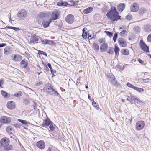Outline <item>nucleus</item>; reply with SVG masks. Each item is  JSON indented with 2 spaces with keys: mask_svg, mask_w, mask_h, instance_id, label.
<instances>
[{
  "mask_svg": "<svg viewBox=\"0 0 151 151\" xmlns=\"http://www.w3.org/2000/svg\"><path fill=\"white\" fill-rule=\"evenodd\" d=\"M106 16L109 19L111 20L113 22L121 19V16L119 15L116 8L114 6H112L111 10L107 12Z\"/></svg>",
  "mask_w": 151,
  "mask_h": 151,
  "instance_id": "nucleus-1",
  "label": "nucleus"
},
{
  "mask_svg": "<svg viewBox=\"0 0 151 151\" xmlns=\"http://www.w3.org/2000/svg\"><path fill=\"white\" fill-rule=\"evenodd\" d=\"M43 90L44 92L48 93L51 95L54 96L59 95V94L51 86L46 85L43 88Z\"/></svg>",
  "mask_w": 151,
  "mask_h": 151,
  "instance_id": "nucleus-2",
  "label": "nucleus"
},
{
  "mask_svg": "<svg viewBox=\"0 0 151 151\" xmlns=\"http://www.w3.org/2000/svg\"><path fill=\"white\" fill-rule=\"evenodd\" d=\"M127 100L131 104H135L136 101L137 100V97L134 96L130 93H129L127 96Z\"/></svg>",
  "mask_w": 151,
  "mask_h": 151,
  "instance_id": "nucleus-3",
  "label": "nucleus"
},
{
  "mask_svg": "<svg viewBox=\"0 0 151 151\" xmlns=\"http://www.w3.org/2000/svg\"><path fill=\"white\" fill-rule=\"evenodd\" d=\"M17 16L20 19H24L26 18L27 16V12L25 10H21L18 12Z\"/></svg>",
  "mask_w": 151,
  "mask_h": 151,
  "instance_id": "nucleus-4",
  "label": "nucleus"
},
{
  "mask_svg": "<svg viewBox=\"0 0 151 151\" xmlns=\"http://www.w3.org/2000/svg\"><path fill=\"white\" fill-rule=\"evenodd\" d=\"M145 126V122L143 121L137 122L136 124V129L138 131L142 129Z\"/></svg>",
  "mask_w": 151,
  "mask_h": 151,
  "instance_id": "nucleus-5",
  "label": "nucleus"
},
{
  "mask_svg": "<svg viewBox=\"0 0 151 151\" xmlns=\"http://www.w3.org/2000/svg\"><path fill=\"white\" fill-rule=\"evenodd\" d=\"M10 142V140L9 138L4 137L2 138L0 141V144L2 147H4L8 145Z\"/></svg>",
  "mask_w": 151,
  "mask_h": 151,
  "instance_id": "nucleus-6",
  "label": "nucleus"
},
{
  "mask_svg": "<svg viewBox=\"0 0 151 151\" xmlns=\"http://www.w3.org/2000/svg\"><path fill=\"white\" fill-rule=\"evenodd\" d=\"M60 14V12L58 10H55L53 11L51 14V17L53 20L57 19Z\"/></svg>",
  "mask_w": 151,
  "mask_h": 151,
  "instance_id": "nucleus-7",
  "label": "nucleus"
},
{
  "mask_svg": "<svg viewBox=\"0 0 151 151\" xmlns=\"http://www.w3.org/2000/svg\"><path fill=\"white\" fill-rule=\"evenodd\" d=\"M140 47L141 48L144 52L147 53L149 52V47L147 46L142 40L140 42Z\"/></svg>",
  "mask_w": 151,
  "mask_h": 151,
  "instance_id": "nucleus-8",
  "label": "nucleus"
},
{
  "mask_svg": "<svg viewBox=\"0 0 151 151\" xmlns=\"http://www.w3.org/2000/svg\"><path fill=\"white\" fill-rule=\"evenodd\" d=\"M74 16L72 14H69L65 17V21L68 23L70 24L73 23L74 22Z\"/></svg>",
  "mask_w": 151,
  "mask_h": 151,
  "instance_id": "nucleus-9",
  "label": "nucleus"
},
{
  "mask_svg": "<svg viewBox=\"0 0 151 151\" xmlns=\"http://www.w3.org/2000/svg\"><path fill=\"white\" fill-rule=\"evenodd\" d=\"M139 9L138 4L136 3H134L132 4L130 6V9L131 11L136 12Z\"/></svg>",
  "mask_w": 151,
  "mask_h": 151,
  "instance_id": "nucleus-10",
  "label": "nucleus"
},
{
  "mask_svg": "<svg viewBox=\"0 0 151 151\" xmlns=\"http://www.w3.org/2000/svg\"><path fill=\"white\" fill-rule=\"evenodd\" d=\"M118 41L119 44L120 46L124 47L127 46V43L123 38H119Z\"/></svg>",
  "mask_w": 151,
  "mask_h": 151,
  "instance_id": "nucleus-11",
  "label": "nucleus"
},
{
  "mask_svg": "<svg viewBox=\"0 0 151 151\" xmlns=\"http://www.w3.org/2000/svg\"><path fill=\"white\" fill-rule=\"evenodd\" d=\"M37 146L41 149H43L45 147V144L43 140L38 141L36 144Z\"/></svg>",
  "mask_w": 151,
  "mask_h": 151,
  "instance_id": "nucleus-12",
  "label": "nucleus"
},
{
  "mask_svg": "<svg viewBox=\"0 0 151 151\" xmlns=\"http://www.w3.org/2000/svg\"><path fill=\"white\" fill-rule=\"evenodd\" d=\"M0 121L1 122L8 124L10 122L11 119L9 117L4 116L1 118Z\"/></svg>",
  "mask_w": 151,
  "mask_h": 151,
  "instance_id": "nucleus-13",
  "label": "nucleus"
},
{
  "mask_svg": "<svg viewBox=\"0 0 151 151\" xmlns=\"http://www.w3.org/2000/svg\"><path fill=\"white\" fill-rule=\"evenodd\" d=\"M40 37L34 35L31 36L30 40V43H34L38 41Z\"/></svg>",
  "mask_w": 151,
  "mask_h": 151,
  "instance_id": "nucleus-14",
  "label": "nucleus"
},
{
  "mask_svg": "<svg viewBox=\"0 0 151 151\" xmlns=\"http://www.w3.org/2000/svg\"><path fill=\"white\" fill-rule=\"evenodd\" d=\"M28 62L27 60L25 59L22 60L20 63L21 67L23 68H26L28 65Z\"/></svg>",
  "mask_w": 151,
  "mask_h": 151,
  "instance_id": "nucleus-15",
  "label": "nucleus"
},
{
  "mask_svg": "<svg viewBox=\"0 0 151 151\" xmlns=\"http://www.w3.org/2000/svg\"><path fill=\"white\" fill-rule=\"evenodd\" d=\"M51 123H52V122L50 121V119L48 118H47L41 125L43 127L48 126L50 125Z\"/></svg>",
  "mask_w": 151,
  "mask_h": 151,
  "instance_id": "nucleus-16",
  "label": "nucleus"
},
{
  "mask_svg": "<svg viewBox=\"0 0 151 151\" xmlns=\"http://www.w3.org/2000/svg\"><path fill=\"white\" fill-rule=\"evenodd\" d=\"M108 47L107 44L105 42H104L101 45L100 49L101 51L103 52L106 51L107 50Z\"/></svg>",
  "mask_w": 151,
  "mask_h": 151,
  "instance_id": "nucleus-17",
  "label": "nucleus"
},
{
  "mask_svg": "<svg viewBox=\"0 0 151 151\" xmlns=\"http://www.w3.org/2000/svg\"><path fill=\"white\" fill-rule=\"evenodd\" d=\"M22 57L19 55L16 54L14 55L12 60L14 61L19 62L22 59Z\"/></svg>",
  "mask_w": 151,
  "mask_h": 151,
  "instance_id": "nucleus-18",
  "label": "nucleus"
},
{
  "mask_svg": "<svg viewBox=\"0 0 151 151\" xmlns=\"http://www.w3.org/2000/svg\"><path fill=\"white\" fill-rule=\"evenodd\" d=\"M7 107L10 109H13L15 108V104L12 101H9L7 103Z\"/></svg>",
  "mask_w": 151,
  "mask_h": 151,
  "instance_id": "nucleus-19",
  "label": "nucleus"
},
{
  "mask_svg": "<svg viewBox=\"0 0 151 151\" xmlns=\"http://www.w3.org/2000/svg\"><path fill=\"white\" fill-rule=\"evenodd\" d=\"M48 16L47 12H42L40 13L37 16L40 18L44 19L45 18L47 17Z\"/></svg>",
  "mask_w": 151,
  "mask_h": 151,
  "instance_id": "nucleus-20",
  "label": "nucleus"
},
{
  "mask_svg": "<svg viewBox=\"0 0 151 151\" xmlns=\"http://www.w3.org/2000/svg\"><path fill=\"white\" fill-rule=\"evenodd\" d=\"M125 4L124 3L120 4L117 6V9L119 11H122L125 8Z\"/></svg>",
  "mask_w": 151,
  "mask_h": 151,
  "instance_id": "nucleus-21",
  "label": "nucleus"
},
{
  "mask_svg": "<svg viewBox=\"0 0 151 151\" xmlns=\"http://www.w3.org/2000/svg\"><path fill=\"white\" fill-rule=\"evenodd\" d=\"M39 39H40V42L41 43L44 44H50V42H51L52 43H54V42L52 40H48L47 39L46 40H42L41 38L40 37Z\"/></svg>",
  "mask_w": 151,
  "mask_h": 151,
  "instance_id": "nucleus-22",
  "label": "nucleus"
},
{
  "mask_svg": "<svg viewBox=\"0 0 151 151\" xmlns=\"http://www.w3.org/2000/svg\"><path fill=\"white\" fill-rule=\"evenodd\" d=\"M93 10V8L92 7H90L84 9L83 10V12L84 14H87L91 13L92 12Z\"/></svg>",
  "mask_w": 151,
  "mask_h": 151,
  "instance_id": "nucleus-23",
  "label": "nucleus"
},
{
  "mask_svg": "<svg viewBox=\"0 0 151 151\" xmlns=\"http://www.w3.org/2000/svg\"><path fill=\"white\" fill-rule=\"evenodd\" d=\"M144 29L146 32H150L151 31V25H148L145 26Z\"/></svg>",
  "mask_w": 151,
  "mask_h": 151,
  "instance_id": "nucleus-24",
  "label": "nucleus"
},
{
  "mask_svg": "<svg viewBox=\"0 0 151 151\" xmlns=\"http://www.w3.org/2000/svg\"><path fill=\"white\" fill-rule=\"evenodd\" d=\"M86 29V28H84L83 29V33L82 34V37L83 38L85 39L87 38V32H85Z\"/></svg>",
  "mask_w": 151,
  "mask_h": 151,
  "instance_id": "nucleus-25",
  "label": "nucleus"
},
{
  "mask_svg": "<svg viewBox=\"0 0 151 151\" xmlns=\"http://www.w3.org/2000/svg\"><path fill=\"white\" fill-rule=\"evenodd\" d=\"M1 93L2 95L5 98H7L10 97V95L5 91L2 90Z\"/></svg>",
  "mask_w": 151,
  "mask_h": 151,
  "instance_id": "nucleus-26",
  "label": "nucleus"
},
{
  "mask_svg": "<svg viewBox=\"0 0 151 151\" xmlns=\"http://www.w3.org/2000/svg\"><path fill=\"white\" fill-rule=\"evenodd\" d=\"M68 4L67 2L64 1H60L57 3V5L60 6H65Z\"/></svg>",
  "mask_w": 151,
  "mask_h": 151,
  "instance_id": "nucleus-27",
  "label": "nucleus"
},
{
  "mask_svg": "<svg viewBox=\"0 0 151 151\" xmlns=\"http://www.w3.org/2000/svg\"><path fill=\"white\" fill-rule=\"evenodd\" d=\"M120 52L123 55H127L129 53V50L126 49H122L120 51Z\"/></svg>",
  "mask_w": 151,
  "mask_h": 151,
  "instance_id": "nucleus-28",
  "label": "nucleus"
},
{
  "mask_svg": "<svg viewBox=\"0 0 151 151\" xmlns=\"http://www.w3.org/2000/svg\"><path fill=\"white\" fill-rule=\"evenodd\" d=\"M4 150L6 151H8L11 150L13 148L12 145L9 144L6 146L4 147Z\"/></svg>",
  "mask_w": 151,
  "mask_h": 151,
  "instance_id": "nucleus-29",
  "label": "nucleus"
},
{
  "mask_svg": "<svg viewBox=\"0 0 151 151\" xmlns=\"http://www.w3.org/2000/svg\"><path fill=\"white\" fill-rule=\"evenodd\" d=\"M119 48L117 46H116V45L115 46V48L114 49V51L115 52V55L116 56H118L119 54Z\"/></svg>",
  "mask_w": 151,
  "mask_h": 151,
  "instance_id": "nucleus-30",
  "label": "nucleus"
},
{
  "mask_svg": "<svg viewBox=\"0 0 151 151\" xmlns=\"http://www.w3.org/2000/svg\"><path fill=\"white\" fill-rule=\"evenodd\" d=\"M7 28L11 29H12L15 31H17L18 30H20V29L19 28H17L13 27L12 26H6L5 28H3V29H7Z\"/></svg>",
  "mask_w": 151,
  "mask_h": 151,
  "instance_id": "nucleus-31",
  "label": "nucleus"
},
{
  "mask_svg": "<svg viewBox=\"0 0 151 151\" xmlns=\"http://www.w3.org/2000/svg\"><path fill=\"white\" fill-rule=\"evenodd\" d=\"M4 53L6 54H8L11 53L10 49L9 47H6L4 49Z\"/></svg>",
  "mask_w": 151,
  "mask_h": 151,
  "instance_id": "nucleus-32",
  "label": "nucleus"
},
{
  "mask_svg": "<svg viewBox=\"0 0 151 151\" xmlns=\"http://www.w3.org/2000/svg\"><path fill=\"white\" fill-rule=\"evenodd\" d=\"M146 11V10L145 8L142 7L140 9L139 11V14L140 15H142Z\"/></svg>",
  "mask_w": 151,
  "mask_h": 151,
  "instance_id": "nucleus-33",
  "label": "nucleus"
},
{
  "mask_svg": "<svg viewBox=\"0 0 151 151\" xmlns=\"http://www.w3.org/2000/svg\"><path fill=\"white\" fill-rule=\"evenodd\" d=\"M70 4L71 6H76L78 5V2H79V1H74L73 0H70ZM70 5V4H69Z\"/></svg>",
  "mask_w": 151,
  "mask_h": 151,
  "instance_id": "nucleus-34",
  "label": "nucleus"
},
{
  "mask_svg": "<svg viewBox=\"0 0 151 151\" xmlns=\"http://www.w3.org/2000/svg\"><path fill=\"white\" fill-rule=\"evenodd\" d=\"M93 47L95 50L96 51L99 50V47L98 44L94 43L93 44Z\"/></svg>",
  "mask_w": 151,
  "mask_h": 151,
  "instance_id": "nucleus-35",
  "label": "nucleus"
},
{
  "mask_svg": "<svg viewBox=\"0 0 151 151\" xmlns=\"http://www.w3.org/2000/svg\"><path fill=\"white\" fill-rule=\"evenodd\" d=\"M37 21L38 22L39 24H42L43 23V22L44 21V19L37 16Z\"/></svg>",
  "mask_w": 151,
  "mask_h": 151,
  "instance_id": "nucleus-36",
  "label": "nucleus"
},
{
  "mask_svg": "<svg viewBox=\"0 0 151 151\" xmlns=\"http://www.w3.org/2000/svg\"><path fill=\"white\" fill-rule=\"evenodd\" d=\"M107 52L108 53L110 54H112L114 53L113 48L112 47H109Z\"/></svg>",
  "mask_w": 151,
  "mask_h": 151,
  "instance_id": "nucleus-37",
  "label": "nucleus"
},
{
  "mask_svg": "<svg viewBox=\"0 0 151 151\" xmlns=\"http://www.w3.org/2000/svg\"><path fill=\"white\" fill-rule=\"evenodd\" d=\"M42 24L43 26V27L45 28H47L49 26V24L48 22V21L45 22V21H43Z\"/></svg>",
  "mask_w": 151,
  "mask_h": 151,
  "instance_id": "nucleus-38",
  "label": "nucleus"
},
{
  "mask_svg": "<svg viewBox=\"0 0 151 151\" xmlns=\"http://www.w3.org/2000/svg\"><path fill=\"white\" fill-rule=\"evenodd\" d=\"M22 93L21 91H19L17 92L16 93L14 94V96L16 97H19L22 96Z\"/></svg>",
  "mask_w": 151,
  "mask_h": 151,
  "instance_id": "nucleus-39",
  "label": "nucleus"
},
{
  "mask_svg": "<svg viewBox=\"0 0 151 151\" xmlns=\"http://www.w3.org/2000/svg\"><path fill=\"white\" fill-rule=\"evenodd\" d=\"M110 78L111 79H112V80L113 81L111 82V84L113 85H116V81L115 80V77L113 76L112 78Z\"/></svg>",
  "mask_w": 151,
  "mask_h": 151,
  "instance_id": "nucleus-40",
  "label": "nucleus"
},
{
  "mask_svg": "<svg viewBox=\"0 0 151 151\" xmlns=\"http://www.w3.org/2000/svg\"><path fill=\"white\" fill-rule=\"evenodd\" d=\"M134 90H135L139 92H143L144 90L143 89L141 88H138L137 87H135Z\"/></svg>",
  "mask_w": 151,
  "mask_h": 151,
  "instance_id": "nucleus-41",
  "label": "nucleus"
},
{
  "mask_svg": "<svg viewBox=\"0 0 151 151\" xmlns=\"http://www.w3.org/2000/svg\"><path fill=\"white\" fill-rule=\"evenodd\" d=\"M53 125V123L52 122L51 124L49 125V128L50 131H54L55 130V127Z\"/></svg>",
  "mask_w": 151,
  "mask_h": 151,
  "instance_id": "nucleus-42",
  "label": "nucleus"
},
{
  "mask_svg": "<svg viewBox=\"0 0 151 151\" xmlns=\"http://www.w3.org/2000/svg\"><path fill=\"white\" fill-rule=\"evenodd\" d=\"M104 32L106 33L107 35L110 37H111L113 36V33L111 32L105 31H104Z\"/></svg>",
  "mask_w": 151,
  "mask_h": 151,
  "instance_id": "nucleus-43",
  "label": "nucleus"
},
{
  "mask_svg": "<svg viewBox=\"0 0 151 151\" xmlns=\"http://www.w3.org/2000/svg\"><path fill=\"white\" fill-rule=\"evenodd\" d=\"M13 128L11 126H9L7 127L6 128V130L7 132L9 133H10V131L12 130Z\"/></svg>",
  "mask_w": 151,
  "mask_h": 151,
  "instance_id": "nucleus-44",
  "label": "nucleus"
},
{
  "mask_svg": "<svg viewBox=\"0 0 151 151\" xmlns=\"http://www.w3.org/2000/svg\"><path fill=\"white\" fill-rule=\"evenodd\" d=\"M18 120L19 121L22 123V124H24V125H27V124L28 123V122H27L26 120L20 119H18Z\"/></svg>",
  "mask_w": 151,
  "mask_h": 151,
  "instance_id": "nucleus-45",
  "label": "nucleus"
},
{
  "mask_svg": "<svg viewBox=\"0 0 151 151\" xmlns=\"http://www.w3.org/2000/svg\"><path fill=\"white\" fill-rule=\"evenodd\" d=\"M23 102L25 105L29 104L30 101L29 99H25L23 100Z\"/></svg>",
  "mask_w": 151,
  "mask_h": 151,
  "instance_id": "nucleus-46",
  "label": "nucleus"
},
{
  "mask_svg": "<svg viewBox=\"0 0 151 151\" xmlns=\"http://www.w3.org/2000/svg\"><path fill=\"white\" fill-rule=\"evenodd\" d=\"M127 85L128 87L130 88H132L134 90L135 87L134 85L130 84L129 83H127Z\"/></svg>",
  "mask_w": 151,
  "mask_h": 151,
  "instance_id": "nucleus-47",
  "label": "nucleus"
},
{
  "mask_svg": "<svg viewBox=\"0 0 151 151\" xmlns=\"http://www.w3.org/2000/svg\"><path fill=\"white\" fill-rule=\"evenodd\" d=\"M38 54L40 55L41 54H43L45 55V56L47 57V54L44 51H42L39 50Z\"/></svg>",
  "mask_w": 151,
  "mask_h": 151,
  "instance_id": "nucleus-48",
  "label": "nucleus"
},
{
  "mask_svg": "<svg viewBox=\"0 0 151 151\" xmlns=\"http://www.w3.org/2000/svg\"><path fill=\"white\" fill-rule=\"evenodd\" d=\"M118 36V34L117 33H115L114 35L113 39L114 40V42H115Z\"/></svg>",
  "mask_w": 151,
  "mask_h": 151,
  "instance_id": "nucleus-49",
  "label": "nucleus"
},
{
  "mask_svg": "<svg viewBox=\"0 0 151 151\" xmlns=\"http://www.w3.org/2000/svg\"><path fill=\"white\" fill-rule=\"evenodd\" d=\"M126 32H127V31L126 30H123L120 33L119 35L121 36H124L125 33Z\"/></svg>",
  "mask_w": 151,
  "mask_h": 151,
  "instance_id": "nucleus-50",
  "label": "nucleus"
},
{
  "mask_svg": "<svg viewBox=\"0 0 151 151\" xmlns=\"http://www.w3.org/2000/svg\"><path fill=\"white\" fill-rule=\"evenodd\" d=\"M33 103L34 104H33V106L34 110H35L37 108V107L38 106V104L35 102H33Z\"/></svg>",
  "mask_w": 151,
  "mask_h": 151,
  "instance_id": "nucleus-51",
  "label": "nucleus"
},
{
  "mask_svg": "<svg viewBox=\"0 0 151 151\" xmlns=\"http://www.w3.org/2000/svg\"><path fill=\"white\" fill-rule=\"evenodd\" d=\"M137 61H138V62L140 64H143V65H146V63H145V64H144V61H142V60L140 59V58H139L137 60Z\"/></svg>",
  "mask_w": 151,
  "mask_h": 151,
  "instance_id": "nucleus-52",
  "label": "nucleus"
},
{
  "mask_svg": "<svg viewBox=\"0 0 151 151\" xmlns=\"http://www.w3.org/2000/svg\"><path fill=\"white\" fill-rule=\"evenodd\" d=\"M126 19L128 20H130L132 18V16L131 15H128L125 17Z\"/></svg>",
  "mask_w": 151,
  "mask_h": 151,
  "instance_id": "nucleus-53",
  "label": "nucleus"
},
{
  "mask_svg": "<svg viewBox=\"0 0 151 151\" xmlns=\"http://www.w3.org/2000/svg\"><path fill=\"white\" fill-rule=\"evenodd\" d=\"M147 41L149 42H151V34H150L148 36Z\"/></svg>",
  "mask_w": 151,
  "mask_h": 151,
  "instance_id": "nucleus-54",
  "label": "nucleus"
},
{
  "mask_svg": "<svg viewBox=\"0 0 151 151\" xmlns=\"http://www.w3.org/2000/svg\"><path fill=\"white\" fill-rule=\"evenodd\" d=\"M98 42L101 43H102L104 42V39L101 38L99 39L98 40Z\"/></svg>",
  "mask_w": 151,
  "mask_h": 151,
  "instance_id": "nucleus-55",
  "label": "nucleus"
},
{
  "mask_svg": "<svg viewBox=\"0 0 151 151\" xmlns=\"http://www.w3.org/2000/svg\"><path fill=\"white\" fill-rule=\"evenodd\" d=\"M136 103H137V104H139V105H141L142 104V101L139 99L137 98V100L136 101Z\"/></svg>",
  "mask_w": 151,
  "mask_h": 151,
  "instance_id": "nucleus-56",
  "label": "nucleus"
},
{
  "mask_svg": "<svg viewBox=\"0 0 151 151\" xmlns=\"http://www.w3.org/2000/svg\"><path fill=\"white\" fill-rule=\"evenodd\" d=\"M14 126L16 128H20L21 127L20 124L19 123L16 124H14Z\"/></svg>",
  "mask_w": 151,
  "mask_h": 151,
  "instance_id": "nucleus-57",
  "label": "nucleus"
},
{
  "mask_svg": "<svg viewBox=\"0 0 151 151\" xmlns=\"http://www.w3.org/2000/svg\"><path fill=\"white\" fill-rule=\"evenodd\" d=\"M149 79L147 78L146 79H144L142 80L143 82L144 83H147L148 82Z\"/></svg>",
  "mask_w": 151,
  "mask_h": 151,
  "instance_id": "nucleus-58",
  "label": "nucleus"
},
{
  "mask_svg": "<svg viewBox=\"0 0 151 151\" xmlns=\"http://www.w3.org/2000/svg\"><path fill=\"white\" fill-rule=\"evenodd\" d=\"M43 83L41 81L35 84V86H39L41 85H42Z\"/></svg>",
  "mask_w": 151,
  "mask_h": 151,
  "instance_id": "nucleus-59",
  "label": "nucleus"
},
{
  "mask_svg": "<svg viewBox=\"0 0 151 151\" xmlns=\"http://www.w3.org/2000/svg\"><path fill=\"white\" fill-rule=\"evenodd\" d=\"M7 44L6 43H1L0 44V48L6 46Z\"/></svg>",
  "mask_w": 151,
  "mask_h": 151,
  "instance_id": "nucleus-60",
  "label": "nucleus"
},
{
  "mask_svg": "<svg viewBox=\"0 0 151 151\" xmlns=\"http://www.w3.org/2000/svg\"><path fill=\"white\" fill-rule=\"evenodd\" d=\"M47 66H48L49 67V68L50 69V70H52L53 69L52 68L51 65L50 63H47Z\"/></svg>",
  "mask_w": 151,
  "mask_h": 151,
  "instance_id": "nucleus-61",
  "label": "nucleus"
},
{
  "mask_svg": "<svg viewBox=\"0 0 151 151\" xmlns=\"http://www.w3.org/2000/svg\"><path fill=\"white\" fill-rule=\"evenodd\" d=\"M4 83V81L3 80H0V87H1L2 85Z\"/></svg>",
  "mask_w": 151,
  "mask_h": 151,
  "instance_id": "nucleus-62",
  "label": "nucleus"
},
{
  "mask_svg": "<svg viewBox=\"0 0 151 151\" xmlns=\"http://www.w3.org/2000/svg\"><path fill=\"white\" fill-rule=\"evenodd\" d=\"M92 105L94 107H96L97 105L96 102L95 101H93L92 103Z\"/></svg>",
  "mask_w": 151,
  "mask_h": 151,
  "instance_id": "nucleus-63",
  "label": "nucleus"
},
{
  "mask_svg": "<svg viewBox=\"0 0 151 151\" xmlns=\"http://www.w3.org/2000/svg\"><path fill=\"white\" fill-rule=\"evenodd\" d=\"M50 71H51V74H54L55 73H56V71L55 70H54L53 69H52V70H50Z\"/></svg>",
  "mask_w": 151,
  "mask_h": 151,
  "instance_id": "nucleus-64",
  "label": "nucleus"
}]
</instances>
